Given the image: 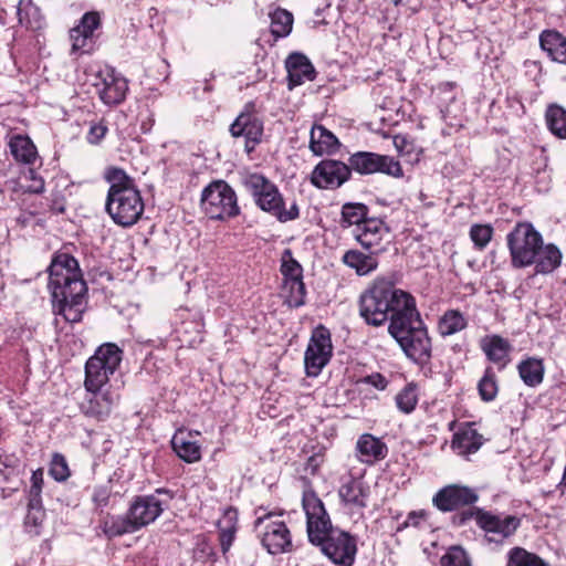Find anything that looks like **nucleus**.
Here are the masks:
<instances>
[{
    "label": "nucleus",
    "mask_w": 566,
    "mask_h": 566,
    "mask_svg": "<svg viewBox=\"0 0 566 566\" xmlns=\"http://www.w3.org/2000/svg\"><path fill=\"white\" fill-rule=\"evenodd\" d=\"M302 505L306 515L308 541L319 546L334 564L353 566L357 554L355 537L333 526L324 503L313 490L303 492Z\"/></svg>",
    "instance_id": "nucleus-1"
},
{
    "label": "nucleus",
    "mask_w": 566,
    "mask_h": 566,
    "mask_svg": "<svg viewBox=\"0 0 566 566\" xmlns=\"http://www.w3.org/2000/svg\"><path fill=\"white\" fill-rule=\"evenodd\" d=\"M55 315L77 323L85 310L87 285L82 277L77 260L69 253L56 254L49 268V284Z\"/></svg>",
    "instance_id": "nucleus-2"
},
{
    "label": "nucleus",
    "mask_w": 566,
    "mask_h": 566,
    "mask_svg": "<svg viewBox=\"0 0 566 566\" xmlns=\"http://www.w3.org/2000/svg\"><path fill=\"white\" fill-rule=\"evenodd\" d=\"M416 305L411 294L397 289L395 284L385 279H378L361 293L359 297V315L366 324L381 326L389 318L408 313Z\"/></svg>",
    "instance_id": "nucleus-3"
},
{
    "label": "nucleus",
    "mask_w": 566,
    "mask_h": 566,
    "mask_svg": "<svg viewBox=\"0 0 566 566\" xmlns=\"http://www.w3.org/2000/svg\"><path fill=\"white\" fill-rule=\"evenodd\" d=\"M107 179L111 186L105 201L106 212L117 226L124 228L134 226L144 212V201L139 190L123 169H112Z\"/></svg>",
    "instance_id": "nucleus-4"
},
{
    "label": "nucleus",
    "mask_w": 566,
    "mask_h": 566,
    "mask_svg": "<svg viewBox=\"0 0 566 566\" xmlns=\"http://www.w3.org/2000/svg\"><path fill=\"white\" fill-rule=\"evenodd\" d=\"M388 333L412 363L419 366L430 363L432 356L431 338L416 305L408 313L391 321Z\"/></svg>",
    "instance_id": "nucleus-5"
},
{
    "label": "nucleus",
    "mask_w": 566,
    "mask_h": 566,
    "mask_svg": "<svg viewBox=\"0 0 566 566\" xmlns=\"http://www.w3.org/2000/svg\"><path fill=\"white\" fill-rule=\"evenodd\" d=\"M471 520L483 531L485 542L495 545L503 544L521 525V518L515 515L495 514L478 506L463 510L452 517L457 526H464Z\"/></svg>",
    "instance_id": "nucleus-6"
},
{
    "label": "nucleus",
    "mask_w": 566,
    "mask_h": 566,
    "mask_svg": "<svg viewBox=\"0 0 566 566\" xmlns=\"http://www.w3.org/2000/svg\"><path fill=\"white\" fill-rule=\"evenodd\" d=\"M244 187L251 192L255 205L280 222H287L298 218L300 209L294 201L289 209L284 208V198L276 185L259 172L248 174L243 178Z\"/></svg>",
    "instance_id": "nucleus-7"
},
{
    "label": "nucleus",
    "mask_w": 566,
    "mask_h": 566,
    "mask_svg": "<svg viewBox=\"0 0 566 566\" xmlns=\"http://www.w3.org/2000/svg\"><path fill=\"white\" fill-rule=\"evenodd\" d=\"M123 350L114 343L101 345L85 364L84 387L86 391L103 389L109 377L119 367Z\"/></svg>",
    "instance_id": "nucleus-8"
},
{
    "label": "nucleus",
    "mask_w": 566,
    "mask_h": 566,
    "mask_svg": "<svg viewBox=\"0 0 566 566\" xmlns=\"http://www.w3.org/2000/svg\"><path fill=\"white\" fill-rule=\"evenodd\" d=\"M542 234L531 222H518L506 235V243L514 269H523L534 263L536 249H541Z\"/></svg>",
    "instance_id": "nucleus-9"
},
{
    "label": "nucleus",
    "mask_w": 566,
    "mask_h": 566,
    "mask_svg": "<svg viewBox=\"0 0 566 566\" xmlns=\"http://www.w3.org/2000/svg\"><path fill=\"white\" fill-rule=\"evenodd\" d=\"M201 208L210 219L216 220L240 213L235 191L223 180L213 181L202 190Z\"/></svg>",
    "instance_id": "nucleus-10"
},
{
    "label": "nucleus",
    "mask_w": 566,
    "mask_h": 566,
    "mask_svg": "<svg viewBox=\"0 0 566 566\" xmlns=\"http://www.w3.org/2000/svg\"><path fill=\"white\" fill-rule=\"evenodd\" d=\"M172 497V492L167 489H157L153 494L135 496L128 512L138 531L154 523Z\"/></svg>",
    "instance_id": "nucleus-11"
},
{
    "label": "nucleus",
    "mask_w": 566,
    "mask_h": 566,
    "mask_svg": "<svg viewBox=\"0 0 566 566\" xmlns=\"http://www.w3.org/2000/svg\"><path fill=\"white\" fill-rule=\"evenodd\" d=\"M262 546L272 555L291 552V533L282 521H273L272 514L259 516L254 523Z\"/></svg>",
    "instance_id": "nucleus-12"
},
{
    "label": "nucleus",
    "mask_w": 566,
    "mask_h": 566,
    "mask_svg": "<svg viewBox=\"0 0 566 566\" xmlns=\"http://www.w3.org/2000/svg\"><path fill=\"white\" fill-rule=\"evenodd\" d=\"M333 354V346L329 331L323 326H317L310 338L304 354V365L306 375L316 377L328 364Z\"/></svg>",
    "instance_id": "nucleus-13"
},
{
    "label": "nucleus",
    "mask_w": 566,
    "mask_h": 566,
    "mask_svg": "<svg viewBox=\"0 0 566 566\" xmlns=\"http://www.w3.org/2000/svg\"><path fill=\"white\" fill-rule=\"evenodd\" d=\"M350 171L359 175L386 174L388 176L400 178L403 176L401 165L394 157L380 155L371 151H357L350 155L348 159Z\"/></svg>",
    "instance_id": "nucleus-14"
},
{
    "label": "nucleus",
    "mask_w": 566,
    "mask_h": 566,
    "mask_svg": "<svg viewBox=\"0 0 566 566\" xmlns=\"http://www.w3.org/2000/svg\"><path fill=\"white\" fill-rule=\"evenodd\" d=\"M478 501L476 490L462 484L446 485L432 497L433 505L443 513L457 511L463 506H471Z\"/></svg>",
    "instance_id": "nucleus-15"
},
{
    "label": "nucleus",
    "mask_w": 566,
    "mask_h": 566,
    "mask_svg": "<svg viewBox=\"0 0 566 566\" xmlns=\"http://www.w3.org/2000/svg\"><path fill=\"white\" fill-rule=\"evenodd\" d=\"M263 130L262 119L253 112L240 113L229 128L233 138L242 137L244 139L247 154L254 151L255 147L262 142Z\"/></svg>",
    "instance_id": "nucleus-16"
},
{
    "label": "nucleus",
    "mask_w": 566,
    "mask_h": 566,
    "mask_svg": "<svg viewBox=\"0 0 566 566\" xmlns=\"http://www.w3.org/2000/svg\"><path fill=\"white\" fill-rule=\"evenodd\" d=\"M350 177V168L343 161L324 159L312 171L311 181L319 189H336Z\"/></svg>",
    "instance_id": "nucleus-17"
},
{
    "label": "nucleus",
    "mask_w": 566,
    "mask_h": 566,
    "mask_svg": "<svg viewBox=\"0 0 566 566\" xmlns=\"http://www.w3.org/2000/svg\"><path fill=\"white\" fill-rule=\"evenodd\" d=\"M98 81L94 83L101 101L107 105H118L126 98L128 83L125 77L116 73L114 69H105L97 75Z\"/></svg>",
    "instance_id": "nucleus-18"
},
{
    "label": "nucleus",
    "mask_w": 566,
    "mask_h": 566,
    "mask_svg": "<svg viewBox=\"0 0 566 566\" xmlns=\"http://www.w3.org/2000/svg\"><path fill=\"white\" fill-rule=\"evenodd\" d=\"M102 27V14L98 11L85 12L78 23L70 30L72 51L90 52L95 31Z\"/></svg>",
    "instance_id": "nucleus-19"
},
{
    "label": "nucleus",
    "mask_w": 566,
    "mask_h": 566,
    "mask_svg": "<svg viewBox=\"0 0 566 566\" xmlns=\"http://www.w3.org/2000/svg\"><path fill=\"white\" fill-rule=\"evenodd\" d=\"M285 67L290 90L302 85L305 81H313L316 76V71L310 59L300 52L291 53L287 56Z\"/></svg>",
    "instance_id": "nucleus-20"
},
{
    "label": "nucleus",
    "mask_w": 566,
    "mask_h": 566,
    "mask_svg": "<svg viewBox=\"0 0 566 566\" xmlns=\"http://www.w3.org/2000/svg\"><path fill=\"white\" fill-rule=\"evenodd\" d=\"M338 496L346 507L364 510L367 507L369 486L361 479L349 476L340 484Z\"/></svg>",
    "instance_id": "nucleus-21"
},
{
    "label": "nucleus",
    "mask_w": 566,
    "mask_h": 566,
    "mask_svg": "<svg viewBox=\"0 0 566 566\" xmlns=\"http://www.w3.org/2000/svg\"><path fill=\"white\" fill-rule=\"evenodd\" d=\"M87 392L91 396L82 403L81 409L88 417L104 419L118 400V395L104 388Z\"/></svg>",
    "instance_id": "nucleus-22"
},
{
    "label": "nucleus",
    "mask_w": 566,
    "mask_h": 566,
    "mask_svg": "<svg viewBox=\"0 0 566 566\" xmlns=\"http://www.w3.org/2000/svg\"><path fill=\"white\" fill-rule=\"evenodd\" d=\"M356 452L361 463L374 464L387 457L388 448L379 438L364 433L356 442Z\"/></svg>",
    "instance_id": "nucleus-23"
},
{
    "label": "nucleus",
    "mask_w": 566,
    "mask_h": 566,
    "mask_svg": "<svg viewBox=\"0 0 566 566\" xmlns=\"http://www.w3.org/2000/svg\"><path fill=\"white\" fill-rule=\"evenodd\" d=\"M562 258V252L555 244H544L542 241L541 249H536L532 265L536 274H549L560 265Z\"/></svg>",
    "instance_id": "nucleus-24"
},
{
    "label": "nucleus",
    "mask_w": 566,
    "mask_h": 566,
    "mask_svg": "<svg viewBox=\"0 0 566 566\" xmlns=\"http://www.w3.org/2000/svg\"><path fill=\"white\" fill-rule=\"evenodd\" d=\"M337 137L323 125H314L311 129L310 149L316 156L334 154L339 148Z\"/></svg>",
    "instance_id": "nucleus-25"
},
{
    "label": "nucleus",
    "mask_w": 566,
    "mask_h": 566,
    "mask_svg": "<svg viewBox=\"0 0 566 566\" xmlns=\"http://www.w3.org/2000/svg\"><path fill=\"white\" fill-rule=\"evenodd\" d=\"M511 348L510 342L500 335L486 336L481 340V349L486 358L494 364H500L501 368L506 366Z\"/></svg>",
    "instance_id": "nucleus-26"
},
{
    "label": "nucleus",
    "mask_w": 566,
    "mask_h": 566,
    "mask_svg": "<svg viewBox=\"0 0 566 566\" xmlns=\"http://www.w3.org/2000/svg\"><path fill=\"white\" fill-rule=\"evenodd\" d=\"M539 45L552 61L566 64V38L556 30H544L539 35Z\"/></svg>",
    "instance_id": "nucleus-27"
},
{
    "label": "nucleus",
    "mask_w": 566,
    "mask_h": 566,
    "mask_svg": "<svg viewBox=\"0 0 566 566\" xmlns=\"http://www.w3.org/2000/svg\"><path fill=\"white\" fill-rule=\"evenodd\" d=\"M483 444V437L473 428L454 433L451 447L460 455L475 453Z\"/></svg>",
    "instance_id": "nucleus-28"
},
{
    "label": "nucleus",
    "mask_w": 566,
    "mask_h": 566,
    "mask_svg": "<svg viewBox=\"0 0 566 566\" xmlns=\"http://www.w3.org/2000/svg\"><path fill=\"white\" fill-rule=\"evenodd\" d=\"M359 233L356 235L357 241L366 249L379 244L384 232H388V228L380 219H366L358 228Z\"/></svg>",
    "instance_id": "nucleus-29"
},
{
    "label": "nucleus",
    "mask_w": 566,
    "mask_h": 566,
    "mask_svg": "<svg viewBox=\"0 0 566 566\" xmlns=\"http://www.w3.org/2000/svg\"><path fill=\"white\" fill-rule=\"evenodd\" d=\"M237 521H238V512L233 507H228L224 511L222 520L218 522L219 527V541L220 547L223 555H226L235 538L237 533Z\"/></svg>",
    "instance_id": "nucleus-30"
},
{
    "label": "nucleus",
    "mask_w": 566,
    "mask_h": 566,
    "mask_svg": "<svg viewBox=\"0 0 566 566\" xmlns=\"http://www.w3.org/2000/svg\"><path fill=\"white\" fill-rule=\"evenodd\" d=\"M101 527L108 538L132 534L138 531L128 511L125 515L107 516L102 522Z\"/></svg>",
    "instance_id": "nucleus-31"
},
{
    "label": "nucleus",
    "mask_w": 566,
    "mask_h": 566,
    "mask_svg": "<svg viewBox=\"0 0 566 566\" xmlns=\"http://www.w3.org/2000/svg\"><path fill=\"white\" fill-rule=\"evenodd\" d=\"M517 370L523 382L528 387H537L543 382L545 367L543 360L536 357H528L517 365Z\"/></svg>",
    "instance_id": "nucleus-32"
},
{
    "label": "nucleus",
    "mask_w": 566,
    "mask_h": 566,
    "mask_svg": "<svg viewBox=\"0 0 566 566\" xmlns=\"http://www.w3.org/2000/svg\"><path fill=\"white\" fill-rule=\"evenodd\" d=\"M171 447L176 454L187 463H193L201 459L200 446L188 439L184 431L174 434Z\"/></svg>",
    "instance_id": "nucleus-33"
},
{
    "label": "nucleus",
    "mask_w": 566,
    "mask_h": 566,
    "mask_svg": "<svg viewBox=\"0 0 566 566\" xmlns=\"http://www.w3.org/2000/svg\"><path fill=\"white\" fill-rule=\"evenodd\" d=\"M343 262L354 269L358 275H367L378 266L377 259L357 250H349L343 255Z\"/></svg>",
    "instance_id": "nucleus-34"
},
{
    "label": "nucleus",
    "mask_w": 566,
    "mask_h": 566,
    "mask_svg": "<svg viewBox=\"0 0 566 566\" xmlns=\"http://www.w3.org/2000/svg\"><path fill=\"white\" fill-rule=\"evenodd\" d=\"M17 15L19 23L28 29L38 30L42 27L41 10L32 0H19Z\"/></svg>",
    "instance_id": "nucleus-35"
},
{
    "label": "nucleus",
    "mask_w": 566,
    "mask_h": 566,
    "mask_svg": "<svg viewBox=\"0 0 566 566\" xmlns=\"http://www.w3.org/2000/svg\"><path fill=\"white\" fill-rule=\"evenodd\" d=\"M10 151L15 160L32 164L36 157V148L28 136L15 135L9 143Z\"/></svg>",
    "instance_id": "nucleus-36"
},
{
    "label": "nucleus",
    "mask_w": 566,
    "mask_h": 566,
    "mask_svg": "<svg viewBox=\"0 0 566 566\" xmlns=\"http://www.w3.org/2000/svg\"><path fill=\"white\" fill-rule=\"evenodd\" d=\"M545 119L549 132L558 138L566 139V109L557 104L547 107Z\"/></svg>",
    "instance_id": "nucleus-37"
},
{
    "label": "nucleus",
    "mask_w": 566,
    "mask_h": 566,
    "mask_svg": "<svg viewBox=\"0 0 566 566\" xmlns=\"http://www.w3.org/2000/svg\"><path fill=\"white\" fill-rule=\"evenodd\" d=\"M468 322L458 310H448L439 319L438 329L442 336H450L464 329Z\"/></svg>",
    "instance_id": "nucleus-38"
},
{
    "label": "nucleus",
    "mask_w": 566,
    "mask_h": 566,
    "mask_svg": "<svg viewBox=\"0 0 566 566\" xmlns=\"http://www.w3.org/2000/svg\"><path fill=\"white\" fill-rule=\"evenodd\" d=\"M506 566H551L537 554L516 546L509 551Z\"/></svg>",
    "instance_id": "nucleus-39"
},
{
    "label": "nucleus",
    "mask_w": 566,
    "mask_h": 566,
    "mask_svg": "<svg viewBox=\"0 0 566 566\" xmlns=\"http://www.w3.org/2000/svg\"><path fill=\"white\" fill-rule=\"evenodd\" d=\"M271 18V33L275 38H285L287 36L293 27V14L285 9H276L274 12L270 13Z\"/></svg>",
    "instance_id": "nucleus-40"
},
{
    "label": "nucleus",
    "mask_w": 566,
    "mask_h": 566,
    "mask_svg": "<svg viewBox=\"0 0 566 566\" xmlns=\"http://www.w3.org/2000/svg\"><path fill=\"white\" fill-rule=\"evenodd\" d=\"M368 208L364 203L347 202L342 207V222L344 226H358L367 219Z\"/></svg>",
    "instance_id": "nucleus-41"
},
{
    "label": "nucleus",
    "mask_w": 566,
    "mask_h": 566,
    "mask_svg": "<svg viewBox=\"0 0 566 566\" xmlns=\"http://www.w3.org/2000/svg\"><path fill=\"white\" fill-rule=\"evenodd\" d=\"M396 406L397 408L406 413H411L418 403V388L415 382L407 384L397 395H396Z\"/></svg>",
    "instance_id": "nucleus-42"
},
{
    "label": "nucleus",
    "mask_w": 566,
    "mask_h": 566,
    "mask_svg": "<svg viewBox=\"0 0 566 566\" xmlns=\"http://www.w3.org/2000/svg\"><path fill=\"white\" fill-rule=\"evenodd\" d=\"M478 391L483 401L490 402L496 398L499 386L492 367H488L478 382Z\"/></svg>",
    "instance_id": "nucleus-43"
},
{
    "label": "nucleus",
    "mask_w": 566,
    "mask_h": 566,
    "mask_svg": "<svg viewBox=\"0 0 566 566\" xmlns=\"http://www.w3.org/2000/svg\"><path fill=\"white\" fill-rule=\"evenodd\" d=\"M281 273L284 276V282L303 280V268L293 258L291 250H285L282 255Z\"/></svg>",
    "instance_id": "nucleus-44"
},
{
    "label": "nucleus",
    "mask_w": 566,
    "mask_h": 566,
    "mask_svg": "<svg viewBox=\"0 0 566 566\" xmlns=\"http://www.w3.org/2000/svg\"><path fill=\"white\" fill-rule=\"evenodd\" d=\"M493 235V228L490 224H473L470 229V238L475 248L483 250Z\"/></svg>",
    "instance_id": "nucleus-45"
},
{
    "label": "nucleus",
    "mask_w": 566,
    "mask_h": 566,
    "mask_svg": "<svg viewBox=\"0 0 566 566\" xmlns=\"http://www.w3.org/2000/svg\"><path fill=\"white\" fill-rule=\"evenodd\" d=\"M442 566H471L465 551L460 546L449 548L441 558Z\"/></svg>",
    "instance_id": "nucleus-46"
},
{
    "label": "nucleus",
    "mask_w": 566,
    "mask_h": 566,
    "mask_svg": "<svg viewBox=\"0 0 566 566\" xmlns=\"http://www.w3.org/2000/svg\"><path fill=\"white\" fill-rule=\"evenodd\" d=\"M49 473L55 481L59 482L65 481L70 476L67 462L62 454H53Z\"/></svg>",
    "instance_id": "nucleus-47"
},
{
    "label": "nucleus",
    "mask_w": 566,
    "mask_h": 566,
    "mask_svg": "<svg viewBox=\"0 0 566 566\" xmlns=\"http://www.w3.org/2000/svg\"><path fill=\"white\" fill-rule=\"evenodd\" d=\"M289 286L290 295H289V305L292 307H300L305 304V284L303 280L292 281L285 283Z\"/></svg>",
    "instance_id": "nucleus-48"
},
{
    "label": "nucleus",
    "mask_w": 566,
    "mask_h": 566,
    "mask_svg": "<svg viewBox=\"0 0 566 566\" xmlns=\"http://www.w3.org/2000/svg\"><path fill=\"white\" fill-rule=\"evenodd\" d=\"M45 512L43 510L42 500H39V503L33 504V500L28 501V514L25 516V524L40 526L44 520Z\"/></svg>",
    "instance_id": "nucleus-49"
},
{
    "label": "nucleus",
    "mask_w": 566,
    "mask_h": 566,
    "mask_svg": "<svg viewBox=\"0 0 566 566\" xmlns=\"http://www.w3.org/2000/svg\"><path fill=\"white\" fill-rule=\"evenodd\" d=\"M43 470L38 469L32 472L31 486L29 490V500H33V504H38L39 500H42L41 493L43 488Z\"/></svg>",
    "instance_id": "nucleus-50"
},
{
    "label": "nucleus",
    "mask_w": 566,
    "mask_h": 566,
    "mask_svg": "<svg viewBox=\"0 0 566 566\" xmlns=\"http://www.w3.org/2000/svg\"><path fill=\"white\" fill-rule=\"evenodd\" d=\"M107 130L108 128L103 120L92 123L86 139L90 144L97 145L105 137Z\"/></svg>",
    "instance_id": "nucleus-51"
},
{
    "label": "nucleus",
    "mask_w": 566,
    "mask_h": 566,
    "mask_svg": "<svg viewBox=\"0 0 566 566\" xmlns=\"http://www.w3.org/2000/svg\"><path fill=\"white\" fill-rule=\"evenodd\" d=\"M111 489L107 485L95 486L92 494V501L96 509H103L108 504Z\"/></svg>",
    "instance_id": "nucleus-52"
},
{
    "label": "nucleus",
    "mask_w": 566,
    "mask_h": 566,
    "mask_svg": "<svg viewBox=\"0 0 566 566\" xmlns=\"http://www.w3.org/2000/svg\"><path fill=\"white\" fill-rule=\"evenodd\" d=\"M361 382L370 385L378 390H385L388 386L386 377L379 373H373L361 379Z\"/></svg>",
    "instance_id": "nucleus-53"
},
{
    "label": "nucleus",
    "mask_w": 566,
    "mask_h": 566,
    "mask_svg": "<svg viewBox=\"0 0 566 566\" xmlns=\"http://www.w3.org/2000/svg\"><path fill=\"white\" fill-rule=\"evenodd\" d=\"M313 1V8H314V13L316 17H321L323 14V12L326 10V9H329L331 6H332V0H312Z\"/></svg>",
    "instance_id": "nucleus-54"
},
{
    "label": "nucleus",
    "mask_w": 566,
    "mask_h": 566,
    "mask_svg": "<svg viewBox=\"0 0 566 566\" xmlns=\"http://www.w3.org/2000/svg\"><path fill=\"white\" fill-rule=\"evenodd\" d=\"M424 512L423 511H420V512H410L407 516V520L405 522V525L406 526H409V525H412V526H418L419 525V522L420 520H422L424 517Z\"/></svg>",
    "instance_id": "nucleus-55"
},
{
    "label": "nucleus",
    "mask_w": 566,
    "mask_h": 566,
    "mask_svg": "<svg viewBox=\"0 0 566 566\" xmlns=\"http://www.w3.org/2000/svg\"><path fill=\"white\" fill-rule=\"evenodd\" d=\"M33 184L29 186V191L33 193H42L44 191V180L42 178H36L34 172L31 171Z\"/></svg>",
    "instance_id": "nucleus-56"
}]
</instances>
